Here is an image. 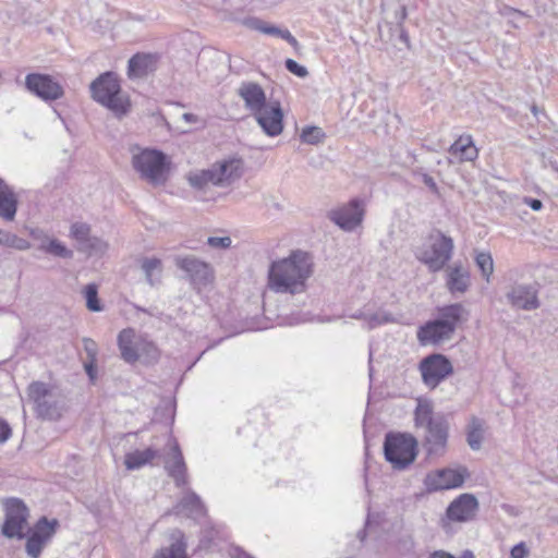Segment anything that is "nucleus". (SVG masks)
Masks as SVG:
<instances>
[{
  "mask_svg": "<svg viewBox=\"0 0 558 558\" xmlns=\"http://www.w3.org/2000/svg\"><path fill=\"white\" fill-rule=\"evenodd\" d=\"M407 9L405 7H401L399 11L396 12V19L398 20L399 24L401 25L403 21L407 19Z\"/></svg>",
  "mask_w": 558,
  "mask_h": 558,
  "instance_id": "nucleus-55",
  "label": "nucleus"
},
{
  "mask_svg": "<svg viewBox=\"0 0 558 558\" xmlns=\"http://www.w3.org/2000/svg\"><path fill=\"white\" fill-rule=\"evenodd\" d=\"M141 268L145 275L146 282L149 286L154 287L155 284L160 282L162 264L159 258H143L141 263Z\"/></svg>",
  "mask_w": 558,
  "mask_h": 558,
  "instance_id": "nucleus-32",
  "label": "nucleus"
},
{
  "mask_svg": "<svg viewBox=\"0 0 558 558\" xmlns=\"http://www.w3.org/2000/svg\"><path fill=\"white\" fill-rule=\"evenodd\" d=\"M478 509L475 496L462 494L456 498L447 508V518L454 522H466L472 520Z\"/></svg>",
  "mask_w": 558,
  "mask_h": 558,
  "instance_id": "nucleus-18",
  "label": "nucleus"
},
{
  "mask_svg": "<svg viewBox=\"0 0 558 558\" xmlns=\"http://www.w3.org/2000/svg\"><path fill=\"white\" fill-rule=\"evenodd\" d=\"M165 469L169 476L173 478L177 486L181 487L187 483L186 465L181 452V449L177 442L170 447L168 458L165 460Z\"/></svg>",
  "mask_w": 558,
  "mask_h": 558,
  "instance_id": "nucleus-21",
  "label": "nucleus"
},
{
  "mask_svg": "<svg viewBox=\"0 0 558 558\" xmlns=\"http://www.w3.org/2000/svg\"><path fill=\"white\" fill-rule=\"evenodd\" d=\"M230 236H209L207 239L208 245L211 247L227 248L231 245Z\"/></svg>",
  "mask_w": 558,
  "mask_h": 558,
  "instance_id": "nucleus-45",
  "label": "nucleus"
},
{
  "mask_svg": "<svg viewBox=\"0 0 558 558\" xmlns=\"http://www.w3.org/2000/svg\"><path fill=\"white\" fill-rule=\"evenodd\" d=\"M107 248L108 244L97 236H92L88 241L85 242V244H83V246H81V250L87 252L89 255H101L107 251Z\"/></svg>",
  "mask_w": 558,
  "mask_h": 558,
  "instance_id": "nucleus-41",
  "label": "nucleus"
},
{
  "mask_svg": "<svg viewBox=\"0 0 558 558\" xmlns=\"http://www.w3.org/2000/svg\"><path fill=\"white\" fill-rule=\"evenodd\" d=\"M177 511L191 518H199L205 514V508L201 498L193 492H189L178 504Z\"/></svg>",
  "mask_w": 558,
  "mask_h": 558,
  "instance_id": "nucleus-29",
  "label": "nucleus"
},
{
  "mask_svg": "<svg viewBox=\"0 0 558 558\" xmlns=\"http://www.w3.org/2000/svg\"><path fill=\"white\" fill-rule=\"evenodd\" d=\"M416 448V439L409 434L388 433L385 436L384 454L396 470H404L414 462Z\"/></svg>",
  "mask_w": 558,
  "mask_h": 558,
  "instance_id": "nucleus-7",
  "label": "nucleus"
},
{
  "mask_svg": "<svg viewBox=\"0 0 558 558\" xmlns=\"http://www.w3.org/2000/svg\"><path fill=\"white\" fill-rule=\"evenodd\" d=\"M258 125L268 136H277L283 130V113L278 101H270L262 110L253 113Z\"/></svg>",
  "mask_w": 558,
  "mask_h": 558,
  "instance_id": "nucleus-16",
  "label": "nucleus"
},
{
  "mask_svg": "<svg viewBox=\"0 0 558 558\" xmlns=\"http://www.w3.org/2000/svg\"><path fill=\"white\" fill-rule=\"evenodd\" d=\"M25 84L31 93L46 101L59 99L63 95L61 85L46 74H28Z\"/></svg>",
  "mask_w": 558,
  "mask_h": 558,
  "instance_id": "nucleus-15",
  "label": "nucleus"
},
{
  "mask_svg": "<svg viewBox=\"0 0 558 558\" xmlns=\"http://www.w3.org/2000/svg\"><path fill=\"white\" fill-rule=\"evenodd\" d=\"M33 236L40 241L38 248L45 253L51 254L61 258H72L73 252L69 250L62 242L57 239H51L43 232H33Z\"/></svg>",
  "mask_w": 558,
  "mask_h": 558,
  "instance_id": "nucleus-27",
  "label": "nucleus"
},
{
  "mask_svg": "<svg viewBox=\"0 0 558 558\" xmlns=\"http://www.w3.org/2000/svg\"><path fill=\"white\" fill-rule=\"evenodd\" d=\"M236 94L244 101L245 108L252 112V114L269 105L265 90L258 83L250 81L242 82Z\"/></svg>",
  "mask_w": 558,
  "mask_h": 558,
  "instance_id": "nucleus-19",
  "label": "nucleus"
},
{
  "mask_svg": "<svg viewBox=\"0 0 558 558\" xmlns=\"http://www.w3.org/2000/svg\"><path fill=\"white\" fill-rule=\"evenodd\" d=\"M28 510L17 498L8 499L5 502V521L2 525V533L9 538L24 537V530L27 526Z\"/></svg>",
  "mask_w": 558,
  "mask_h": 558,
  "instance_id": "nucleus-10",
  "label": "nucleus"
},
{
  "mask_svg": "<svg viewBox=\"0 0 558 558\" xmlns=\"http://www.w3.org/2000/svg\"><path fill=\"white\" fill-rule=\"evenodd\" d=\"M132 166L141 179L154 186L163 185L168 180L169 162L160 150L145 148L133 153Z\"/></svg>",
  "mask_w": 558,
  "mask_h": 558,
  "instance_id": "nucleus-6",
  "label": "nucleus"
},
{
  "mask_svg": "<svg viewBox=\"0 0 558 558\" xmlns=\"http://www.w3.org/2000/svg\"><path fill=\"white\" fill-rule=\"evenodd\" d=\"M83 344H84V351L87 355V361H97V354H98V345L97 343L89 339V338H84L83 339Z\"/></svg>",
  "mask_w": 558,
  "mask_h": 558,
  "instance_id": "nucleus-44",
  "label": "nucleus"
},
{
  "mask_svg": "<svg viewBox=\"0 0 558 558\" xmlns=\"http://www.w3.org/2000/svg\"><path fill=\"white\" fill-rule=\"evenodd\" d=\"M189 183L195 189H204L209 184L216 185V175L213 166L209 169L189 174Z\"/></svg>",
  "mask_w": 558,
  "mask_h": 558,
  "instance_id": "nucleus-33",
  "label": "nucleus"
},
{
  "mask_svg": "<svg viewBox=\"0 0 558 558\" xmlns=\"http://www.w3.org/2000/svg\"><path fill=\"white\" fill-rule=\"evenodd\" d=\"M524 204L530 206L535 211L541 210L543 207V203L537 198L525 197Z\"/></svg>",
  "mask_w": 558,
  "mask_h": 558,
  "instance_id": "nucleus-52",
  "label": "nucleus"
},
{
  "mask_svg": "<svg viewBox=\"0 0 558 558\" xmlns=\"http://www.w3.org/2000/svg\"><path fill=\"white\" fill-rule=\"evenodd\" d=\"M254 26L256 29L260 31L264 34L280 37V38L287 40L292 46L298 45V40L288 29H281L276 26L265 25L263 22H260L258 20L254 21Z\"/></svg>",
  "mask_w": 558,
  "mask_h": 558,
  "instance_id": "nucleus-34",
  "label": "nucleus"
},
{
  "mask_svg": "<svg viewBox=\"0 0 558 558\" xmlns=\"http://www.w3.org/2000/svg\"><path fill=\"white\" fill-rule=\"evenodd\" d=\"M423 383L430 389L436 388L442 380L453 373L449 359L439 353L425 356L418 365Z\"/></svg>",
  "mask_w": 558,
  "mask_h": 558,
  "instance_id": "nucleus-9",
  "label": "nucleus"
},
{
  "mask_svg": "<svg viewBox=\"0 0 558 558\" xmlns=\"http://www.w3.org/2000/svg\"><path fill=\"white\" fill-rule=\"evenodd\" d=\"M396 319L393 316L386 311H377L375 313H369L367 311L366 324L365 328L368 330L375 329L381 325L395 323Z\"/></svg>",
  "mask_w": 558,
  "mask_h": 558,
  "instance_id": "nucleus-36",
  "label": "nucleus"
},
{
  "mask_svg": "<svg viewBox=\"0 0 558 558\" xmlns=\"http://www.w3.org/2000/svg\"><path fill=\"white\" fill-rule=\"evenodd\" d=\"M70 235L83 246L92 238L90 227L84 222H75L71 226Z\"/></svg>",
  "mask_w": 558,
  "mask_h": 558,
  "instance_id": "nucleus-39",
  "label": "nucleus"
},
{
  "mask_svg": "<svg viewBox=\"0 0 558 558\" xmlns=\"http://www.w3.org/2000/svg\"><path fill=\"white\" fill-rule=\"evenodd\" d=\"M414 174H418V175H421L422 181L424 182V184H425L426 186H428V189H429L433 193L438 194V186H437V184H436L435 180H434L429 174L424 173V172H422V171H420V170H415V171H414Z\"/></svg>",
  "mask_w": 558,
  "mask_h": 558,
  "instance_id": "nucleus-46",
  "label": "nucleus"
},
{
  "mask_svg": "<svg viewBox=\"0 0 558 558\" xmlns=\"http://www.w3.org/2000/svg\"><path fill=\"white\" fill-rule=\"evenodd\" d=\"M84 295L86 299V306L92 312H100L102 306L98 300V287L95 283H89L84 288Z\"/></svg>",
  "mask_w": 558,
  "mask_h": 558,
  "instance_id": "nucleus-37",
  "label": "nucleus"
},
{
  "mask_svg": "<svg viewBox=\"0 0 558 558\" xmlns=\"http://www.w3.org/2000/svg\"><path fill=\"white\" fill-rule=\"evenodd\" d=\"M401 38L405 41L408 40V36L403 32L401 33Z\"/></svg>",
  "mask_w": 558,
  "mask_h": 558,
  "instance_id": "nucleus-57",
  "label": "nucleus"
},
{
  "mask_svg": "<svg viewBox=\"0 0 558 558\" xmlns=\"http://www.w3.org/2000/svg\"><path fill=\"white\" fill-rule=\"evenodd\" d=\"M475 264L478 267L482 277L489 282L490 276L494 272V260L488 252H476Z\"/></svg>",
  "mask_w": 558,
  "mask_h": 558,
  "instance_id": "nucleus-35",
  "label": "nucleus"
},
{
  "mask_svg": "<svg viewBox=\"0 0 558 558\" xmlns=\"http://www.w3.org/2000/svg\"><path fill=\"white\" fill-rule=\"evenodd\" d=\"M216 186H228L242 175L243 162L240 158L223 159L213 165Z\"/></svg>",
  "mask_w": 558,
  "mask_h": 558,
  "instance_id": "nucleus-20",
  "label": "nucleus"
},
{
  "mask_svg": "<svg viewBox=\"0 0 558 558\" xmlns=\"http://www.w3.org/2000/svg\"><path fill=\"white\" fill-rule=\"evenodd\" d=\"M156 457L158 451L151 448L135 450L125 454L124 464L128 470H137L150 463Z\"/></svg>",
  "mask_w": 558,
  "mask_h": 558,
  "instance_id": "nucleus-30",
  "label": "nucleus"
},
{
  "mask_svg": "<svg viewBox=\"0 0 558 558\" xmlns=\"http://www.w3.org/2000/svg\"><path fill=\"white\" fill-rule=\"evenodd\" d=\"M140 357H143L145 362L153 363L159 359V351L156 345L151 342L141 340Z\"/></svg>",
  "mask_w": 558,
  "mask_h": 558,
  "instance_id": "nucleus-42",
  "label": "nucleus"
},
{
  "mask_svg": "<svg viewBox=\"0 0 558 558\" xmlns=\"http://www.w3.org/2000/svg\"><path fill=\"white\" fill-rule=\"evenodd\" d=\"M484 433V422L476 416H472L466 428V442L472 450L477 451L482 448Z\"/></svg>",
  "mask_w": 558,
  "mask_h": 558,
  "instance_id": "nucleus-31",
  "label": "nucleus"
},
{
  "mask_svg": "<svg viewBox=\"0 0 558 558\" xmlns=\"http://www.w3.org/2000/svg\"><path fill=\"white\" fill-rule=\"evenodd\" d=\"M92 98L108 108L116 116H124L130 109V100L122 93L118 75L113 72H105L95 78L89 85Z\"/></svg>",
  "mask_w": 558,
  "mask_h": 558,
  "instance_id": "nucleus-4",
  "label": "nucleus"
},
{
  "mask_svg": "<svg viewBox=\"0 0 558 558\" xmlns=\"http://www.w3.org/2000/svg\"><path fill=\"white\" fill-rule=\"evenodd\" d=\"M17 211V196L13 189L0 178V218L13 221Z\"/></svg>",
  "mask_w": 558,
  "mask_h": 558,
  "instance_id": "nucleus-23",
  "label": "nucleus"
},
{
  "mask_svg": "<svg viewBox=\"0 0 558 558\" xmlns=\"http://www.w3.org/2000/svg\"><path fill=\"white\" fill-rule=\"evenodd\" d=\"M350 317L353 319L363 320L364 324H366L367 311L359 310V311L354 312L353 314H351Z\"/></svg>",
  "mask_w": 558,
  "mask_h": 558,
  "instance_id": "nucleus-53",
  "label": "nucleus"
},
{
  "mask_svg": "<svg viewBox=\"0 0 558 558\" xmlns=\"http://www.w3.org/2000/svg\"><path fill=\"white\" fill-rule=\"evenodd\" d=\"M527 555H529V549L526 548V546L523 542L514 545L510 551L511 558H525V557H527Z\"/></svg>",
  "mask_w": 558,
  "mask_h": 558,
  "instance_id": "nucleus-47",
  "label": "nucleus"
},
{
  "mask_svg": "<svg viewBox=\"0 0 558 558\" xmlns=\"http://www.w3.org/2000/svg\"><path fill=\"white\" fill-rule=\"evenodd\" d=\"M57 524V520L49 522L45 517L37 522L35 531L26 542V553L32 558L40 555L45 544L54 534Z\"/></svg>",
  "mask_w": 558,
  "mask_h": 558,
  "instance_id": "nucleus-17",
  "label": "nucleus"
},
{
  "mask_svg": "<svg viewBox=\"0 0 558 558\" xmlns=\"http://www.w3.org/2000/svg\"><path fill=\"white\" fill-rule=\"evenodd\" d=\"M415 424L424 427L425 446L428 454L442 456L446 451L449 424L444 415H434L433 405L427 401H420L415 409Z\"/></svg>",
  "mask_w": 558,
  "mask_h": 558,
  "instance_id": "nucleus-3",
  "label": "nucleus"
},
{
  "mask_svg": "<svg viewBox=\"0 0 558 558\" xmlns=\"http://www.w3.org/2000/svg\"><path fill=\"white\" fill-rule=\"evenodd\" d=\"M449 154L459 158V161H473L478 156L471 135H461L449 147Z\"/></svg>",
  "mask_w": 558,
  "mask_h": 558,
  "instance_id": "nucleus-25",
  "label": "nucleus"
},
{
  "mask_svg": "<svg viewBox=\"0 0 558 558\" xmlns=\"http://www.w3.org/2000/svg\"><path fill=\"white\" fill-rule=\"evenodd\" d=\"M118 345L121 357L128 363H134L140 359L141 340H135L133 329H123L118 336Z\"/></svg>",
  "mask_w": 558,
  "mask_h": 558,
  "instance_id": "nucleus-22",
  "label": "nucleus"
},
{
  "mask_svg": "<svg viewBox=\"0 0 558 558\" xmlns=\"http://www.w3.org/2000/svg\"><path fill=\"white\" fill-rule=\"evenodd\" d=\"M173 543L168 547H162L157 550L154 558H187L186 556V543L181 531H174L172 533Z\"/></svg>",
  "mask_w": 558,
  "mask_h": 558,
  "instance_id": "nucleus-28",
  "label": "nucleus"
},
{
  "mask_svg": "<svg viewBox=\"0 0 558 558\" xmlns=\"http://www.w3.org/2000/svg\"><path fill=\"white\" fill-rule=\"evenodd\" d=\"M96 362L97 361L89 360L84 363L85 372L88 375L90 380H95V378H96Z\"/></svg>",
  "mask_w": 558,
  "mask_h": 558,
  "instance_id": "nucleus-51",
  "label": "nucleus"
},
{
  "mask_svg": "<svg viewBox=\"0 0 558 558\" xmlns=\"http://www.w3.org/2000/svg\"><path fill=\"white\" fill-rule=\"evenodd\" d=\"M181 118L187 124H201L202 126L205 125V120L194 113L186 112L183 113Z\"/></svg>",
  "mask_w": 558,
  "mask_h": 558,
  "instance_id": "nucleus-50",
  "label": "nucleus"
},
{
  "mask_svg": "<svg viewBox=\"0 0 558 558\" xmlns=\"http://www.w3.org/2000/svg\"><path fill=\"white\" fill-rule=\"evenodd\" d=\"M286 69L293 73L294 75L299 76V77H306L308 75V71L305 66L299 64L296 61H294L293 59H287L286 62Z\"/></svg>",
  "mask_w": 558,
  "mask_h": 558,
  "instance_id": "nucleus-43",
  "label": "nucleus"
},
{
  "mask_svg": "<svg viewBox=\"0 0 558 558\" xmlns=\"http://www.w3.org/2000/svg\"><path fill=\"white\" fill-rule=\"evenodd\" d=\"M505 298L514 310L534 311L541 306L535 284L513 283L508 287Z\"/></svg>",
  "mask_w": 558,
  "mask_h": 558,
  "instance_id": "nucleus-11",
  "label": "nucleus"
},
{
  "mask_svg": "<svg viewBox=\"0 0 558 558\" xmlns=\"http://www.w3.org/2000/svg\"><path fill=\"white\" fill-rule=\"evenodd\" d=\"M531 111L533 112V114H534L535 117H537V114H538V112H539V110H538L537 106H535V105H533V106H532Z\"/></svg>",
  "mask_w": 558,
  "mask_h": 558,
  "instance_id": "nucleus-56",
  "label": "nucleus"
},
{
  "mask_svg": "<svg viewBox=\"0 0 558 558\" xmlns=\"http://www.w3.org/2000/svg\"><path fill=\"white\" fill-rule=\"evenodd\" d=\"M177 267L183 270L194 287H203L211 282L214 271L209 264L193 255L178 256L174 259Z\"/></svg>",
  "mask_w": 558,
  "mask_h": 558,
  "instance_id": "nucleus-12",
  "label": "nucleus"
},
{
  "mask_svg": "<svg viewBox=\"0 0 558 558\" xmlns=\"http://www.w3.org/2000/svg\"><path fill=\"white\" fill-rule=\"evenodd\" d=\"M466 475L465 469H441L426 475L424 484L429 492L451 489L462 486Z\"/></svg>",
  "mask_w": 558,
  "mask_h": 558,
  "instance_id": "nucleus-13",
  "label": "nucleus"
},
{
  "mask_svg": "<svg viewBox=\"0 0 558 558\" xmlns=\"http://www.w3.org/2000/svg\"><path fill=\"white\" fill-rule=\"evenodd\" d=\"M453 251V241L451 238L438 232L429 236V243L426 247L418 250L416 257L425 264L433 272L441 270L451 258Z\"/></svg>",
  "mask_w": 558,
  "mask_h": 558,
  "instance_id": "nucleus-8",
  "label": "nucleus"
},
{
  "mask_svg": "<svg viewBox=\"0 0 558 558\" xmlns=\"http://www.w3.org/2000/svg\"><path fill=\"white\" fill-rule=\"evenodd\" d=\"M156 69V58L151 54L136 53L129 60L128 75L130 78L145 77Z\"/></svg>",
  "mask_w": 558,
  "mask_h": 558,
  "instance_id": "nucleus-24",
  "label": "nucleus"
},
{
  "mask_svg": "<svg viewBox=\"0 0 558 558\" xmlns=\"http://www.w3.org/2000/svg\"><path fill=\"white\" fill-rule=\"evenodd\" d=\"M446 284L448 290L454 293H464L470 286V274L462 266H453L447 269Z\"/></svg>",
  "mask_w": 558,
  "mask_h": 558,
  "instance_id": "nucleus-26",
  "label": "nucleus"
},
{
  "mask_svg": "<svg viewBox=\"0 0 558 558\" xmlns=\"http://www.w3.org/2000/svg\"><path fill=\"white\" fill-rule=\"evenodd\" d=\"M0 244L7 247L16 248L19 251H26L31 247V243L27 240L10 232H4L2 240H0Z\"/></svg>",
  "mask_w": 558,
  "mask_h": 558,
  "instance_id": "nucleus-38",
  "label": "nucleus"
},
{
  "mask_svg": "<svg viewBox=\"0 0 558 558\" xmlns=\"http://www.w3.org/2000/svg\"><path fill=\"white\" fill-rule=\"evenodd\" d=\"M4 234L3 231H0V240H2V235Z\"/></svg>",
  "mask_w": 558,
  "mask_h": 558,
  "instance_id": "nucleus-58",
  "label": "nucleus"
},
{
  "mask_svg": "<svg viewBox=\"0 0 558 558\" xmlns=\"http://www.w3.org/2000/svg\"><path fill=\"white\" fill-rule=\"evenodd\" d=\"M12 435V429L7 421L0 418V444L5 442Z\"/></svg>",
  "mask_w": 558,
  "mask_h": 558,
  "instance_id": "nucleus-48",
  "label": "nucleus"
},
{
  "mask_svg": "<svg viewBox=\"0 0 558 558\" xmlns=\"http://www.w3.org/2000/svg\"><path fill=\"white\" fill-rule=\"evenodd\" d=\"M324 137L325 133L318 126H306L301 133V141L311 145L320 143Z\"/></svg>",
  "mask_w": 558,
  "mask_h": 558,
  "instance_id": "nucleus-40",
  "label": "nucleus"
},
{
  "mask_svg": "<svg viewBox=\"0 0 558 558\" xmlns=\"http://www.w3.org/2000/svg\"><path fill=\"white\" fill-rule=\"evenodd\" d=\"M363 204L359 199H352L347 205L329 213L330 220L344 231H352L360 226L363 220Z\"/></svg>",
  "mask_w": 558,
  "mask_h": 558,
  "instance_id": "nucleus-14",
  "label": "nucleus"
},
{
  "mask_svg": "<svg viewBox=\"0 0 558 558\" xmlns=\"http://www.w3.org/2000/svg\"><path fill=\"white\" fill-rule=\"evenodd\" d=\"M427 558H456V557L447 551L436 550V551L432 553Z\"/></svg>",
  "mask_w": 558,
  "mask_h": 558,
  "instance_id": "nucleus-54",
  "label": "nucleus"
},
{
  "mask_svg": "<svg viewBox=\"0 0 558 558\" xmlns=\"http://www.w3.org/2000/svg\"><path fill=\"white\" fill-rule=\"evenodd\" d=\"M27 396L34 403L37 416L43 420L58 421L66 410L65 397L46 383H32L27 388Z\"/></svg>",
  "mask_w": 558,
  "mask_h": 558,
  "instance_id": "nucleus-5",
  "label": "nucleus"
},
{
  "mask_svg": "<svg viewBox=\"0 0 558 558\" xmlns=\"http://www.w3.org/2000/svg\"><path fill=\"white\" fill-rule=\"evenodd\" d=\"M469 317L468 310L460 303L438 310V317L428 320L417 330V340L423 345L439 344L452 338L457 326Z\"/></svg>",
  "mask_w": 558,
  "mask_h": 558,
  "instance_id": "nucleus-2",
  "label": "nucleus"
},
{
  "mask_svg": "<svg viewBox=\"0 0 558 558\" xmlns=\"http://www.w3.org/2000/svg\"><path fill=\"white\" fill-rule=\"evenodd\" d=\"M501 14L507 16V17H509L511 23H514L518 19L523 16V13L521 11L515 10L513 8H510V7H506L501 11Z\"/></svg>",
  "mask_w": 558,
  "mask_h": 558,
  "instance_id": "nucleus-49",
  "label": "nucleus"
},
{
  "mask_svg": "<svg viewBox=\"0 0 558 558\" xmlns=\"http://www.w3.org/2000/svg\"><path fill=\"white\" fill-rule=\"evenodd\" d=\"M313 259L303 251H294L288 257L271 263L268 271V287L277 293H302L313 275Z\"/></svg>",
  "mask_w": 558,
  "mask_h": 558,
  "instance_id": "nucleus-1",
  "label": "nucleus"
}]
</instances>
